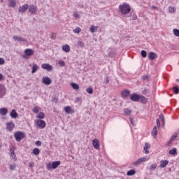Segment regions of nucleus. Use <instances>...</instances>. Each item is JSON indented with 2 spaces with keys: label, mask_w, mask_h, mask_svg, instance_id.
Masks as SVG:
<instances>
[{
  "label": "nucleus",
  "mask_w": 179,
  "mask_h": 179,
  "mask_svg": "<svg viewBox=\"0 0 179 179\" xmlns=\"http://www.w3.org/2000/svg\"><path fill=\"white\" fill-rule=\"evenodd\" d=\"M119 9L122 15H128V13L131 12V7H129V5L126 3H124L122 5H120L119 6Z\"/></svg>",
  "instance_id": "1"
},
{
  "label": "nucleus",
  "mask_w": 179,
  "mask_h": 179,
  "mask_svg": "<svg viewBox=\"0 0 179 179\" xmlns=\"http://www.w3.org/2000/svg\"><path fill=\"white\" fill-rule=\"evenodd\" d=\"M150 157L148 156L143 157L137 159L134 163V166H139V164H142V163H145V162H148L150 160Z\"/></svg>",
  "instance_id": "2"
},
{
  "label": "nucleus",
  "mask_w": 179,
  "mask_h": 179,
  "mask_svg": "<svg viewBox=\"0 0 179 179\" xmlns=\"http://www.w3.org/2000/svg\"><path fill=\"white\" fill-rule=\"evenodd\" d=\"M24 136H26V134H24V132L17 131L15 134V141H17V142H20V141H22Z\"/></svg>",
  "instance_id": "3"
},
{
  "label": "nucleus",
  "mask_w": 179,
  "mask_h": 179,
  "mask_svg": "<svg viewBox=\"0 0 179 179\" xmlns=\"http://www.w3.org/2000/svg\"><path fill=\"white\" fill-rule=\"evenodd\" d=\"M35 124H36L37 127L41 128V129H44V128H45V122L44 120H35Z\"/></svg>",
  "instance_id": "4"
},
{
  "label": "nucleus",
  "mask_w": 179,
  "mask_h": 179,
  "mask_svg": "<svg viewBox=\"0 0 179 179\" xmlns=\"http://www.w3.org/2000/svg\"><path fill=\"white\" fill-rule=\"evenodd\" d=\"M6 95V87L5 85L0 83V99H3V96Z\"/></svg>",
  "instance_id": "5"
},
{
  "label": "nucleus",
  "mask_w": 179,
  "mask_h": 179,
  "mask_svg": "<svg viewBox=\"0 0 179 179\" xmlns=\"http://www.w3.org/2000/svg\"><path fill=\"white\" fill-rule=\"evenodd\" d=\"M51 78H50L49 77H43L42 78V83H43V85H45L46 86H49V85H51Z\"/></svg>",
  "instance_id": "6"
},
{
  "label": "nucleus",
  "mask_w": 179,
  "mask_h": 179,
  "mask_svg": "<svg viewBox=\"0 0 179 179\" xmlns=\"http://www.w3.org/2000/svg\"><path fill=\"white\" fill-rule=\"evenodd\" d=\"M92 145H93L94 149H96V150H99V149H100V142L99 141V140L97 138H94L92 141Z\"/></svg>",
  "instance_id": "7"
},
{
  "label": "nucleus",
  "mask_w": 179,
  "mask_h": 179,
  "mask_svg": "<svg viewBox=\"0 0 179 179\" xmlns=\"http://www.w3.org/2000/svg\"><path fill=\"white\" fill-rule=\"evenodd\" d=\"M29 9V4H24L22 6H20L18 8V12L20 13H24L26 10Z\"/></svg>",
  "instance_id": "8"
},
{
  "label": "nucleus",
  "mask_w": 179,
  "mask_h": 179,
  "mask_svg": "<svg viewBox=\"0 0 179 179\" xmlns=\"http://www.w3.org/2000/svg\"><path fill=\"white\" fill-rule=\"evenodd\" d=\"M28 9L29 12H30L31 15H36V13H37V6L34 5L30 6L29 7H28Z\"/></svg>",
  "instance_id": "9"
},
{
  "label": "nucleus",
  "mask_w": 179,
  "mask_h": 179,
  "mask_svg": "<svg viewBox=\"0 0 179 179\" xmlns=\"http://www.w3.org/2000/svg\"><path fill=\"white\" fill-rule=\"evenodd\" d=\"M13 40H14V41H19L20 43H24V41H26V39H24V38L17 36H13Z\"/></svg>",
  "instance_id": "10"
},
{
  "label": "nucleus",
  "mask_w": 179,
  "mask_h": 179,
  "mask_svg": "<svg viewBox=\"0 0 179 179\" xmlns=\"http://www.w3.org/2000/svg\"><path fill=\"white\" fill-rule=\"evenodd\" d=\"M130 99L132 101H138L140 100V95H138L136 94H130Z\"/></svg>",
  "instance_id": "11"
},
{
  "label": "nucleus",
  "mask_w": 179,
  "mask_h": 179,
  "mask_svg": "<svg viewBox=\"0 0 179 179\" xmlns=\"http://www.w3.org/2000/svg\"><path fill=\"white\" fill-rule=\"evenodd\" d=\"M6 128L8 131H13V129H15V123L12 122L7 123Z\"/></svg>",
  "instance_id": "12"
},
{
  "label": "nucleus",
  "mask_w": 179,
  "mask_h": 179,
  "mask_svg": "<svg viewBox=\"0 0 179 179\" xmlns=\"http://www.w3.org/2000/svg\"><path fill=\"white\" fill-rule=\"evenodd\" d=\"M64 110L66 114H73V113H74V111L72 110V108L71 106H65L64 108Z\"/></svg>",
  "instance_id": "13"
},
{
  "label": "nucleus",
  "mask_w": 179,
  "mask_h": 179,
  "mask_svg": "<svg viewBox=\"0 0 179 179\" xmlns=\"http://www.w3.org/2000/svg\"><path fill=\"white\" fill-rule=\"evenodd\" d=\"M143 149L145 155H149V149H150V144H149L148 143H145Z\"/></svg>",
  "instance_id": "14"
},
{
  "label": "nucleus",
  "mask_w": 179,
  "mask_h": 179,
  "mask_svg": "<svg viewBox=\"0 0 179 179\" xmlns=\"http://www.w3.org/2000/svg\"><path fill=\"white\" fill-rule=\"evenodd\" d=\"M61 165V161H55L52 163V167L53 170H55L58 166Z\"/></svg>",
  "instance_id": "15"
},
{
  "label": "nucleus",
  "mask_w": 179,
  "mask_h": 179,
  "mask_svg": "<svg viewBox=\"0 0 179 179\" xmlns=\"http://www.w3.org/2000/svg\"><path fill=\"white\" fill-rule=\"evenodd\" d=\"M167 164H169L168 160H162V161H160L159 167L161 169H164V167H166V166H167Z\"/></svg>",
  "instance_id": "16"
},
{
  "label": "nucleus",
  "mask_w": 179,
  "mask_h": 179,
  "mask_svg": "<svg viewBox=\"0 0 179 179\" xmlns=\"http://www.w3.org/2000/svg\"><path fill=\"white\" fill-rule=\"evenodd\" d=\"M121 94H122V97H128V96H129V94H131V91H129L128 90H125L122 92Z\"/></svg>",
  "instance_id": "17"
},
{
  "label": "nucleus",
  "mask_w": 179,
  "mask_h": 179,
  "mask_svg": "<svg viewBox=\"0 0 179 179\" xmlns=\"http://www.w3.org/2000/svg\"><path fill=\"white\" fill-rule=\"evenodd\" d=\"M10 116L11 117V118H17L18 115L15 109H13L11 110V112L10 113Z\"/></svg>",
  "instance_id": "18"
},
{
  "label": "nucleus",
  "mask_w": 179,
  "mask_h": 179,
  "mask_svg": "<svg viewBox=\"0 0 179 179\" xmlns=\"http://www.w3.org/2000/svg\"><path fill=\"white\" fill-rule=\"evenodd\" d=\"M8 114V108L6 107L0 108V115H6Z\"/></svg>",
  "instance_id": "19"
},
{
  "label": "nucleus",
  "mask_w": 179,
  "mask_h": 179,
  "mask_svg": "<svg viewBox=\"0 0 179 179\" xmlns=\"http://www.w3.org/2000/svg\"><path fill=\"white\" fill-rule=\"evenodd\" d=\"M25 54L28 56L30 57L31 55H33V54H34V52L33 51V50L31 49H26L24 50Z\"/></svg>",
  "instance_id": "20"
},
{
  "label": "nucleus",
  "mask_w": 179,
  "mask_h": 179,
  "mask_svg": "<svg viewBox=\"0 0 179 179\" xmlns=\"http://www.w3.org/2000/svg\"><path fill=\"white\" fill-rule=\"evenodd\" d=\"M149 58L151 60L156 59V58H157V55H156V53H155L153 52H150Z\"/></svg>",
  "instance_id": "21"
},
{
  "label": "nucleus",
  "mask_w": 179,
  "mask_h": 179,
  "mask_svg": "<svg viewBox=\"0 0 179 179\" xmlns=\"http://www.w3.org/2000/svg\"><path fill=\"white\" fill-rule=\"evenodd\" d=\"M71 86L73 90H79V85L75 83H71Z\"/></svg>",
  "instance_id": "22"
},
{
  "label": "nucleus",
  "mask_w": 179,
  "mask_h": 179,
  "mask_svg": "<svg viewBox=\"0 0 179 179\" xmlns=\"http://www.w3.org/2000/svg\"><path fill=\"white\" fill-rule=\"evenodd\" d=\"M62 50L64 51V52H69V51H71V48L69 45H64L62 47Z\"/></svg>",
  "instance_id": "23"
},
{
  "label": "nucleus",
  "mask_w": 179,
  "mask_h": 179,
  "mask_svg": "<svg viewBox=\"0 0 179 179\" xmlns=\"http://www.w3.org/2000/svg\"><path fill=\"white\" fill-rule=\"evenodd\" d=\"M152 135L154 138H156V136H157V127L156 126H155L152 129Z\"/></svg>",
  "instance_id": "24"
},
{
  "label": "nucleus",
  "mask_w": 179,
  "mask_h": 179,
  "mask_svg": "<svg viewBox=\"0 0 179 179\" xmlns=\"http://www.w3.org/2000/svg\"><path fill=\"white\" fill-rule=\"evenodd\" d=\"M8 5L10 8H15L16 6V0H9Z\"/></svg>",
  "instance_id": "25"
},
{
  "label": "nucleus",
  "mask_w": 179,
  "mask_h": 179,
  "mask_svg": "<svg viewBox=\"0 0 179 179\" xmlns=\"http://www.w3.org/2000/svg\"><path fill=\"white\" fill-rule=\"evenodd\" d=\"M169 153L172 155H177V148H173L169 151Z\"/></svg>",
  "instance_id": "26"
},
{
  "label": "nucleus",
  "mask_w": 179,
  "mask_h": 179,
  "mask_svg": "<svg viewBox=\"0 0 179 179\" xmlns=\"http://www.w3.org/2000/svg\"><path fill=\"white\" fill-rule=\"evenodd\" d=\"M124 113L125 115H131V114H132V110L131 109L125 108L124 109Z\"/></svg>",
  "instance_id": "27"
},
{
  "label": "nucleus",
  "mask_w": 179,
  "mask_h": 179,
  "mask_svg": "<svg viewBox=\"0 0 179 179\" xmlns=\"http://www.w3.org/2000/svg\"><path fill=\"white\" fill-rule=\"evenodd\" d=\"M40 110H41V108L38 106H35L33 109H32V112L34 114H37V113H38L40 111Z\"/></svg>",
  "instance_id": "28"
},
{
  "label": "nucleus",
  "mask_w": 179,
  "mask_h": 179,
  "mask_svg": "<svg viewBox=\"0 0 179 179\" xmlns=\"http://www.w3.org/2000/svg\"><path fill=\"white\" fill-rule=\"evenodd\" d=\"M140 100L144 104H146V103H148V99H146V97L143 96H140Z\"/></svg>",
  "instance_id": "29"
},
{
  "label": "nucleus",
  "mask_w": 179,
  "mask_h": 179,
  "mask_svg": "<svg viewBox=\"0 0 179 179\" xmlns=\"http://www.w3.org/2000/svg\"><path fill=\"white\" fill-rule=\"evenodd\" d=\"M90 30L91 33H96V31H97V27L94 25H92Z\"/></svg>",
  "instance_id": "30"
},
{
  "label": "nucleus",
  "mask_w": 179,
  "mask_h": 179,
  "mask_svg": "<svg viewBox=\"0 0 179 179\" xmlns=\"http://www.w3.org/2000/svg\"><path fill=\"white\" fill-rule=\"evenodd\" d=\"M32 153H33L34 155H35V156H37V155H40V149H38V148H34V149L33 150Z\"/></svg>",
  "instance_id": "31"
},
{
  "label": "nucleus",
  "mask_w": 179,
  "mask_h": 179,
  "mask_svg": "<svg viewBox=\"0 0 179 179\" xmlns=\"http://www.w3.org/2000/svg\"><path fill=\"white\" fill-rule=\"evenodd\" d=\"M45 115H44V113L41 112L39 113L38 115L36 116V118H38L39 120H43Z\"/></svg>",
  "instance_id": "32"
},
{
  "label": "nucleus",
  "mask_w": 179,
  "mask_h": 179,
  "mask_svg": "<svg viewBox=\"0 0 179 179\" xmlns=\"http://www.w3.org/2000/svg\"><path fill=\"white\" fill-rule=\"evenodd\" d=\"M129 121L133 127H136V123L135 122V120H134V117H130Z\"/></svg>",
  "instance_id": "33"
},
{
  "label": "nucleus",
  "mask_w": 179,
  "mask_h": 179,
  "mask_svg": "<svg viewBox=\"0 0 179 179\" xmlns=\"http://www.w3.org/2000/svg\"><path fill=\"white\" fill-rule=\"evenodd\" d=\"M168 10L169 13H176V8L174 7H169Z\"/></svg>",
  "instance_id": "34"
},
{
  "label": "nucleus",
  "mask_w": 179,
  "mask_h": 179,
  "mask_svg": "<svg viewBox=\"0 0 179 179\" xmlns=\"http://www.w3.org/2000/svg\"><path fill=\"white\" fill-rule=\"evenodd\" d=\"M136 171L134 169H131L127 173V176H134L135 174Z\"/></svg>",
  "instance_id": "35"
},
{
  "label": "nucleus",
  "mask_w": 179,
  "mask_h": 179,
  "mask_svg": "<svg viewBox=\"0 0 179 179\" xmlns=\"http://www.w3.org/2000/svg\"><path fill=\"white\" fill-rule=\"evenodd\" d=\"M86 92L87 93H88V94H93V88H92V87H90L87 88Z\"/></svg>",
  "instance_id": "36"
},
{
  "label": "nucleus",
  "mask_w": 179,
  "mask_h": 179,
  "mask_svg": "<svg viewBox=\"0 0 179 179\" xmlns=\"http://www.w3.org/2000/svg\"><path fill=\"white\" fill-rule=\"evenodd\" d=\"M173 92L175 94H178L179 93V88L178 87H173Z\"/></svg>",
  "instance_id": "37"
},
{
  "label": "nucleus",
  "mask_w": 179,
  "mask_h": 179,
  "mask_svg": "<svg viewBox=\"0 0 179 179\" xmlns=\"http://www.w3.org/2000/svg\"><path fill=\"white\" fill-rule=\"evenodd\" d=\"M73 33L78 34L79 33H80V31H82V29H80V27H77L76 29L73 30Z\"/></svg>",
  "instance_id": "38"
},
{
  "label": "nucleus",
  "mask_w": 179,
  "mask_h": 179,
  "mask_svg": "<svg viewBox=\"0 0 179 179\" xmlns=\"http://www.w3.org/2000/svg\"><path fill=\"white\" fill-rule=\"evenodd\" d=\"M46 169L48 170H52V164L51 162H49L46 164Z\"/></svg>",
  "instance_id": "39"
},
{
  "label": "nucleus",
  "mask_w": 179,
  "mask_h": 179,
  "mask_svg": "<svg viewBox=\"0 0 179 179\" xmlns=\"http://www.w3.org/2000/svg\"><path fill=\"white\" fill-rule=\"evenodd\" d=\"M173 34H174L176 37H179V29H173Z\"/></svg>",
  "instance_id": "40"
},
{
  "label": "nucleus",
  "mask_w": 179,
  "mask_h": 179,
  "mask_svg": "<svg viewBox=\"0 0 179 179\" xmlns=\"http://www.w3.org/2000/svg\"><path fill=\"white\" fill-rule=\"evenodd\" d=\"M57 62L59 66H65V62L62 60H58Z\"/></svg>",
  "instance_id": "41"
},
{
  "label": "nucleus",
  "mask_w": 179,
  "mask_h": 179,
  "mask_svg": "<svg viewBox=\"0 0 179 179\" xmlns=\"http://www.w3.org/2000/svg\"><path fill=\"white\" fill-rule=\"evenodd\" d=\"M157 167V165L156 164H153L150 166V170L153 171V170H155V169Z\"/></svg>",
  "instance_id": "42"
},
{
  "label": "nucleus",
  "mask_w": 179,
  "mask_h": 179,
  "mask_svg": "<svg viewBox=\"0 0 179 179\" xmlns=\"http://www.w3.org/2000/svg\"><path fill=\"white\" fill-rule=\"evenodd\" d=\"M41 68H52L49 64H43L41 65Z\"/></svg>",
  "instance_id": "43"
},
{
  "label": "nucleus",
  "mask_w": 179,
  "mask_h": 179,
  "mask_svg": "<svg viewBox=\"0 0 179 179\" xmlns=\"http://www.w3.org/2000/svg\"><path fill=\"white\" fill-rule=\"evenodd\" d=\"M16 169V164H10L9 165V169L11 171H13Z\"/></svg>",
  "instance_id": "44"
},
{
  "label": "nucleus",
  "mask_w": 179,
  "mask_h": 179,
  "mask_svg": "<svg viewBox=\"0 0 179 179\" xmlns=\"http://www.w3.org/2000/svg\"><path fill=\"white\" fill-rule=\"evenodd\" d=\"M10 157H12V159L17 160V158H16V155H15V152H10Z\"/></svg>",
  "instance_id": "45"
},
{
  "label": "nucleus",
  "mask_w": 179,
  "mask_h": 179,
  "mask_svg": "<svg viewBox=\"0 0 179 179\" xmlns=\"http://www.w3.org/2000/svg\"><path fill=\"white\" fill-rule=\"evenodd\" d=\"M141 54V57H143V58H146L147 53L145 50H142Z\"/></svg>",
  "instance_id": "46"
},
{
  "label": "nucleus",
  "mask_w": 179,
  "mask_h": 179,
  "mask_svg": "<svg viewBox=\"0 0 179 179\" xmlns=\"http://www.w3.org/2000/svg\"><path fill=\"white\" fill-rule=\"evenodd\" d=\"M159 120H161V121L163 122L164 125V122H165V120H164V115H159Z\"/></svg>",
  "instance_id": "47"
},
{
  "label": "nucleus",
  "mask_w": 179,
  "mask_h": 179,
  "mask_svg": "<svg viewBox=\"0 0 179 179\" xmlns=\"http://www.w3.org/2000/svg\"><path fill=\"white\" fill-rule=\"evenodd\" d=\"M78 45H79V47H81L82 48H83V47H85V43H83V42L82 41H78L77 43Z\"/></svg>",
  "instance_id": "48"
},
{
  "label": "nucleus",
  "mask_w": 179,
  "mask_h": 179,
  "mask_svg": "<svg viewBox=\"0 0 179 179\" xmlns=\"http://www.w3.org/2000/svg\"><path fill=\"white\" fill-rule=\"evenodd\" d=\"M15 150H16V148H15V146L11 147L10 150V153H15Z\"/></svg>",
  "instance_id": "49"
},
{
  "label": "nucleus",
  "mask_w": 179,
  "mask_h": 179,
  "mask_svg": "<svg viewBox=\"0 0 179 179\" xmlns=\"http://www.w3.org/2000/svg\"><path fill=\"white\" fill-rule=\"evenodd\" d=\"M143 80H149V76H143Z\"/></svg>",
  "instance_id": "50"
},
{
  "label": "nucleus",
  "mask_w": 179,
  "mask_h": 179,
  "mask_svg": "<svg viewBox=\"0 0 179 179\" xmlns=\"http://www.w3.org/2000/svg\"><path fill=\"white\" fill-rule=\"evenodd\" d=\"M5 64V59L3 58L0 57V65H3Z\"/></svg>",
  "instance_id": "51"
},
{
  "label": "nucleus",
  "mask_w": 179,
  "mask_h": 179,
  "mask_svg": "<svg viewBox=\"0 0 179 179\" xmlns=\"http://www.w3.org/2000/svg\"><path fill=\"white\" fill-rule=\"evenodd\" d=\"M29 66H31L32 68H38V66L36 64H29Z\"/></svg>",
  "instance_id": "52"
},
{
  "label": "nucleus",
  "mask_w": 179,
  "mask_h": 179,
  "mask_svg": "<svg viewBox=\"0 0 179 179\" xmlns=\"http://www.w3.org/2000/svg\"><path fill=\"white\" fill-rule=\"evenodd\" d=\"M176 138H177V134H175L173 136H172L170 138L171 141H174V139H176Z\"/></svg>",
  "instance_id": "53"
},
{
  "label": "nucleus",
  "mask_w": 179,
  "mask_h": 179,
  "mask_svg": "<svg viewBox=\"0 0 179 179\" xmlns=\"http://www.w3.org/2000/svg\"><path fill=\"white\" fill-rule=\"evenodd\" d=\"M73 16H74V17H76V18H78V17H80V15H79V14L78 13V12H75V13H73Z\"/></svg>",
  "instance_id": "54"
},
{
  "label": "nucleus",
  "mask_w": 179,
  "mask_h": 179,
  "mask_svg": "<svg viewBox=\"0 0 179 179\" xmlns=\"http://www.w3.org/2000/svg\"><path fill=\"white\" fill-rule=\"evenodd\" d=\"M156 121H157V126L158 128H159V127H160V120L159 119H157Z\"/></svg>",
  "instance_id": "55"
},
{
  "label": "nucleus",
  "mask_w": 179,
  "mask_h": 179,
  "mask_svg": "<svg viewBox=\"0 0 179 179\" xmlns=\"http://www.w3.org/2000/svg\"><path fill=\"white\" fill-rule=\"evenodd\" d=\"M36 146H41V141H37L36 142Z\"/></svg>",
  "instance_id": "56"
},
{
  "label": "nucleus",
  "mask_w": 179,
  "mask_h": 179,
  "mask_svg": "<svg viewBox=\"0 0 179 179\" xmlns=\"http://www.w3.org/2000/svg\"><path fill=\"white\" fill-rule=\"evenodd\" d=\"M142 93H143V94H148V91L147 89H145L144 90H143Z\"/></svg>",
  "instance_id": "57"
},
{
  "label": "nucleus",
  "mask_w": 179,
  "mask_h": 179,
  "mask_svg": "<svg viewBox=\"0 0 179 179\" xmlns=\"http://www.w3.org/2000/svg\"><path fill=\"white\" fill-rule=\"evenodd\" d=\"M37 72V68H33L31 71V73H36Z\"/></svg>",
  "instance_id": "58"
},
{
  "label": "nucleus",
  "mask_w": 179,
  "mask_h": 179,
  "mask_svg": "<svg viewBox=\"0 0 179 179\" xmlns=\"http://www.w3.org/2000/svg\"><path fill=\"white\" fill-rule=\"evenodd\" d=\"M29 167H34V164L33 162H30L29 164Z\"/></svg>",
  "instance_id": "59"
},
{
  "label": "nucleus",
  "mask_w": 179,
  "mask_h": 179,
  "mask_svg": "<svg viewBox=\"0 0 179 179\" xmlns=\"http://www.w3.org/2000/svg\"><path fill=\"white\" fill-rule=\"evenodd\" d=\"M109 82H110V78H108V77H106V83H109Z\"/></svg>",
  "instance_id": "60"
},
{
  "label": "nucleus",
  "mask_w": 179,
  "mask_h": 179,
  "mask_svg": "<svg viewBox=\"0 0 179 179\" xmlns=\"http://www.w3.org/2000/svg\"><path fill=\"white\" fill-rule=\"evenodd\" d=\"M171 142H173V141H171V140L170 139V141H168V143H167V144H166V146H170V144L171 143Z\"/></svg>",
  "instance_id": "61"
},
{
  "label": "nucleus",
  "mask_w": 179,
  "mask_h": 179,
  "mask_svg": "<svg viewBox=\"0 0 179 179\" xmlns=\"http://www.w3.org/2000/svg\"><path fill=\"white\" fill-rule=\"evenodd\" d=\"M150 9L153 10V9H157V7H156V6H152L150 7Z\"/></svg>",
  "instance_id": "62"
},
{
  "label": "nucleus",
  "mask_w": 179,
  "mask_h": 179,
  "mask_svg": "<svg viewBox=\"0 0 179 179\" xmlns=\"http://www.w3.org/2000/svg\"><path fill=\"white\" fill-rule=\"evenodd\" d=\"M77 101H82V98L81 97H78L76 98Z\"/></svg>",
  "instance_id": "63"
},
{
  "label": "nucleus",
  "mask_w": 179,
  "mask_h": 179,
  "mask_svg": "<svg viewBox=\"0 0 179 179\" xmlns=\"http://www.w3.org/2000/svg\"><path fill=\"white\" fill-rule=\"evenodd\" d=\"M3 79V76L0 73V80H2Z\"/></svg>",
  "instance_id": "64"
}]
</instances>
